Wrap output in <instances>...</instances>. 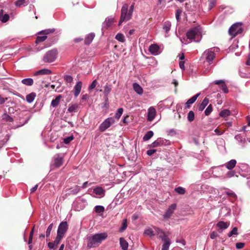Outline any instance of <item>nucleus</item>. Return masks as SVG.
<instances>
[{
  "label": "nucleus",
  "instance_id": "obj_28",
  "mask_svg": "<svg viewBox=\"0 0 250 250\" xmlns=\"http://www.w3.org/2000/svg\"><path fill=\"white\" fill-rule=\"evenodd\" d=\"M36 94L34 92H32L28 94L26 97V100L28 103H31L34 100Z\"/></svg>",
  "mask_w": 250,
  "mask_h": 250
},
{
  "label": "nucleus",
  "instance_id": "obj_26",
  "mask_svg": "<svg viewBox=\"0 0 250 250\" xmlns=\"http://www.w3.org/2000/svg\"><path fill=\"white\" fill-rule=\"evenodd\" d=\"M201 188L202 190H204L207 192L213 193L215 192L216 189L215 188L210 187L207 185H203L201 186Z\"/></svg>",
  "mask_w": 250,
  "mask_h": 250
},
{
  "label": "nucleus",
  "instance_id": "obj_2",
  "mask_svg": "<svg viewBox=\"0 0 250 250\" xmlns=\"http://www.w3.org/2000/svg\"><path fill=\"white\" fill-rule=\"evenodd\" d=\"M187 39L190 42H199L202 38V35L200 30L197 28H194L187 33Z\"/></svg>",
  "mask_w": 250,
  "mask_h": 250
},
{
  "label": "nucleus",
  "instance_id": "obj_60",
  "mask_svg": "<svg viewBox=\"0 0 250 250\" xmlns=\"http://www.w3.org/2000/svg\"><path fill=\"white\" fill-rule=\"evenodd\" d=\"M245 244L242 242L237 243L236 244V248L237 249H242L244 247Z\"/></svg>",
  "mask_w": 250,
  "mask_h": 250
},
{
  "label": "nucleus",
  "instance_id": "obj_54",
  "mask_svg": "<svg viewBox=\"0 0 250 250\" xmlns=\"http://www.w3.org/2000/svg\"><path fill=\"white\" fill-rule=\"evenodd\" d=\"M97 80H94L92 83L90 84V85L88 87V90H91L93 89H94L97 84Z\"/></svg>",
  "mask_w": 250,
  "mask_h": 250
},
{
  "label": "nucleus",
  "instance_id": "obj_16",
  "mask_svg": "<svg viewBox=\"0 0 250 250\" xmlns=\"http://www.w3.org/2000/svg\"><path fill=\"white\" fill-rule=\"evenodd\" d=\"M82 87V83L81 81L78 82L74 87V95L75 97H77L80 94Z\"/></svg>",
  "mask_w": 250,
  "mask_h": 250
},
{
  "label": "nucleus",
  "instance_id": "obj_36",
  "mask_svg": "<svg viewBox=\"0 0 250 250\" xmlns=\"http://www.w3.org/2000/svg\"><path fill=\"white\" fill-rule=\"evenodd\" d=\"M153 132L151 130L147 131L146 134L143 137V140L145 141H146L149 140L153 136Z\"/></svg>",
  "mask_w": 250,
  "mask_h": 250
},
{
  "label": "nucleus",
  "instance_id": "obj_44",
  "mask_svg": "<svg viewBox=\"0 0 250 250\" xmlns=\"http://www.w3.org/2000/svg\"><path fill=\"white\" fill-rule=\"evenodd\" d=\"M174 190L177 193L180 195H183L186 192L185 189L181 187H177Z\"/></svg>",
  "mask_w": 250,
  "mask_h": 250
},
{
  "label": "nucleus",
  "instance_id": "obj_48",
  "mask_svg": "<svg viewBox=\"0 0 250 250\" xmlns=\"http://www.w3.org/2000/svg\"><path fill=\"white\" fill-rule=\"evenodd\" d=\"M62 238L63 237L57 234V236L53 242V244L56 247L59 244Z\"/></svg>",
  "mask_w": 250,
  "mask_h": 250
},
{
  "label": "nucleus",
  "instance_id": "obj_41",
  "mask_svg": "<svg viewBox=\"0 0 250 250\" xmlns=\"http://www.w3.org/2000/svg\"><path fill=\"white\" fill-rule=\"evenodd\" d=\"M235 139L240 144H243L245 143L246 140L245 138H244L241 135L238 134L235 136Z\"/></svg>",
  "mask_w": 250,
  "mask_h": 250
},
{
  "label": "nucleus",
  "instance_id": "obj_20",
  "mask_svg": "<svg viewBox=\"0 0 250 250\" xmlns=\"http://www.w3.org/2000/svg\"><path fill=\"white\" fill-rule=\"evenodd\" d=\"M200 96V93H198L194 95L193 97L189 99L186 102V108H189L190 106V105L193 104L198 97Z\"/></svg>",
  "mask_w": 250,
  "mask_h": 250
},
{
  "label": "nucleus",
  "instance_id": "obj_43",
  "mask_svg": "<svg viewBox=\"0 0 250 250\" xmlns=\"http://www.w3.org/2000/svg\"><path fill=\"white\" fill-rule=\"evenodd\" d=\"M115 39L118 41L124 42H125V36L121 33H118L115 37Z\"/></svg>",
  "mask_w": 250,
  "mask_h": 250
},
{
  "label": "nucleus",
  "instance_id": "obj_1",
  "mask_svg": "<svg viewBox=\"0 0 250 250\" xmlns=\"http://www.w3.org/2000/svg\"><path fill=\"white\" fill-rule=\"evenodd\" d=\"M107 233L106 232L98 233L90 235L87 238V247L92 248L99 246L107 238Z\"/></svg>",
  "mask_w": 250,
  "mask_h": 250
},
{
  "label": "nucleus",
  "instance_id": "obj_45",
  "mask_svg": "<svg viewBox=\"0 0 250 250\" xmlns=\"http://www.w3.org/2000/svg\"><path fill=\"white\" fill-rule=\"evenodd\" d=\"M94 209L96 212L100 213L104 211V208L102 206H95Z\"/></svg>",
  "mask_w": 250,
  "mask_h": 250
},
{
  "label": "nucleus",
  "instance_id": "obj_24",
  "mask_svg": "<svg viewBox=\"0 0 250 250\" xmlns=\"http://www.w3.org/2000/svg\"><path fill=\"white\" fill-rule=\"evenodd\" d=\"M154 228L155 227H153V229L152 228H148L146 229L144 231L145 234L150 237H152L154 236L155 233L158 234L156 232Z\"/></svg>",
  "mask_w": 250,
  "mask_h": 250
},
{
  "label": "nucleus",
  "instance_id": "obj_4",
  "mask_svg": "<svg viewBox=\"0 0 250 250\" xmlns=\"http://www.w3.org/2000/svg\"><path fill=\"white\" fill-rule=\"evenodd\" d=\"M128 11V5L126 3L124 4L122 7L119 25H121L123 22L127 21L131 19L132 14Z\"/></svg>",
  "mask_w": 250,
  "mask_h": 250
},
{
  "label": "nucleus",
  "instance_id": "obj_9",
  "mask_svg": "<svg viewBox=\"0 0 250 250\" xmlns=\"http://www.w3.org/2000/svg\"><path fill=\"white\" fill-rule=\"evenodd\" d=\"M115 123V119L113 117L106 118L99 126V129L101 132H104L108 128Z\"/></svg>",
  "mask_w": 250,
  "mask_h": 250
},
{
  "label": "nucleus",
  "instance_id": "obj_15",
  "mask_svg": "<svg viewBox=\"0 0 250 250\" xmlns=\"http://www.w3.org/2000/svg\"><path fill=\"white\" fill-rule=\"evenodd\" d=\"M54 165L57 167H61L63 163V157L59 154H57L54 156Z\"/></svg>",
  "mask_w": 250,
  "mask_h": 250
},
{
  "label": "nucleus",
  "instance_id": "obj_5",
  "mask_svg": "<svg viewBox=\"0 0 250 250\" xmlns=\"http://www.w3.org/2000/svg\"><path fill=\"white\" fill-rule=\"evenodd\" d=\"M219 49L217 47H212L205 50L203 53V56H205L206 61L209 64H211L213 61L216 52H218Z\"/></svg>",
  "mask_w": 250,
  "mask_h": 250
},
{
  "label": "nucleus",
  "instance_id": "obj_49",
  "mask_svg": "<svg viewBox=\"0 0 250 250\" xmlns=\"http://www.w3.org/2000/svg\"><path fill=\"white\" fill-rule=\"evenodd\" d=\"M237 234H238L237 228L236 227H234L233 228V229L231 230V231H230L228 233V235L229 237H230L233 235H237Z\"/></svg>",
  "mask_w": 250,
  "mask_h": 250
},
{
  "label": "nucleus",
  "instance_id": "obj_12",
  "mask_svg": "<svg viewBox=\"0 0 250 250\" xmlns=\"http://www.w3.org/2000/svg\"><path fill=\"white\" fill-rule=\"evenodd\" d=\"M176 205L175 204H172L170 206H169L164 215V218L165 219L169 218L173 213L174 210L176 209Z\"/></svg>",
  "mask_w": 250,
  "mask_h": 250
},
{
  "label": "nucleus",
  "instance_id": "obj_17",
  "mask_svg": "<svg viewBox=\"0 0 250 250\" xmlns=\"http://www.w3.org/2000/svg\"><path fill=\"white\" fill-rule=\"evenodd\" d=\"M148 50L151 54L156 55L159 53L160 47L158 45L153 44L149 46Z\"/></svg>",
  "mask_w": 250,
  "mask_h": 250
},
{
  "label": "nucleus",
  "instance_id": "obj_13",
  "mask_svg": "<svg viewBox=\"0 0 250 250\" xmlns=\"http://www.w3.org/2000/svg\"><path fill=\"white\" fill-rule=\"evenodd\" d=\"M114 22V19L111 17H107L103 23L102 28L107 29Z\"/></svg>",
  "mask_w": 250,
  "mask_h": 250
},
{
  "label": "nucleus",
  "instance_id": "obj_35",
  "mask_svg": "<svg viewBox=\"0 0 250 250\" xmlns=\"http://www.w3.org/2000/svg\"><path fill=\"white\" fill-rule=\"evenodd\" d=\"M111 85L106 84L104 87V94L105 97H107L111 90Z\"/></svg>",
  "mask_w": 250,
  "mask_h": 250
},
{
  "label": "nucleus",
  "instance_id": "obj_46",
  "mask_svg": "<svg viewBox=\"0 0 250 250\" xmlns=\"http://www.w3.org/2000/svg\"><path fill=\"white\" fill-rule=\"evenodd\" d=\"M188 120L189 122H192L194 119V113L193 111H190L188 114L187 117Z\"/></svg>",
  "mask_w": 250,
  "mask_h": 250
},
{
  "label": "nucleus",
  "instance_id": "obj_42",
  "mask_svg": "<svg viewBox=\"0 0 250 250\" xmlns=\"http://www.w3.org/2000/svg\"><path fill=\"white\" fill-rule=\"evenodd\" d=\"M2 119L4 121L8 122H12L13 121V119L7 113H4L2 116Z\"/></svg>",
  "mask_w": 250,
  "mask_h": 250
},
{
  "label": "nucleus",
  "instance_id": "obj_21",
  "mask_svg": "<svg viewBox=\"0 0 250 250\" xmlns=\"http://www.w3.org/2000/svg\"><path fill=\"white\" fill-rule=\"evenodd\" d=\"M93 193L100 197H103L104 195V190L101 187H97L93 189Z\"/></svg>",
  "mask_w": 250,
  "mask_h": 250
},
{
  "label": "nucleus",
  "instance_id": "obj_22",
  "mask_svg": "<svg viewBox=\"0 0 250 250\" xmlns=\"http://www.w3.org/2000/svg\"><path fill=\"white\" fill-rule=\"evenodd\" d=\"M236 175V172L234 170H229V171H228L226 174L224 176H216L214 175L216 177H222V179H225L227 178H230L234 177Z\"/></svg>",
  "mask_w": 250,
  "mask_h": 250
},
{
  "label": "nucleus",
  "instance_id": "obj_40",
  "mask_svg": "<svg viewBox=\"0 0 250 250\" xmlns=\"http://www.w3.org/2000/svg\"><path fill=\"white\" fill-rule=\"evenodd\" d=\"M230 114V111L229 109H225L222 110L220 112L219 115L221 117H226L229 116Z\"/></svg>",
  "mask_w": 250,
  "mask_h": 250
},
{
  "label": "nucleus",
  "instance_id": "obj_51",
  "mask_svg": "<svg viewBox=\"0 0 250 250\" xmlns=\"http://www.w3.org/2000/svg\"><path fill=\"white\" fill-rule=\"evenodd\" d=\"M212 111V107L211 104H209L205 111V114L206 116L209 115Z\"/></svg>",
  "mask_w": 250,
  "mask_h": 250
},
{
  "label": "nucleus",
  "instance_id": "obj_3",
  "mask_svg": "<svg viewBox=\"0 0 250 250\" xmlns=\"http://www.w3.org/2000/svg\"><path fill=\"white\" fill-rule=\"evenodd\" d=\"M154 229L158 235H159V238L164 242L162 250H169V248L171 244L169 239L161 229L158 228H154Z\"/></svg>",
  "mask_w": 250,
  "mask_h": 250
},
{
  "label": "nucleus",
  "instance_id": "obj_57",
  "mask_svg": "<svg viewBox=\"0 0 250 250\" xmlns=\"http://www.w3.org/2000/svg\"><path fill=\"white\" fill-rule=\"evenodd\" d=\"M73 136H69L68 137L65 138L63 139V142L65 144H69L71 141L73 140Z\"/></svg>",
  "mask_w": 250,
  "mask_h": 250
},
{
  "label": "nucleus",
  "instance_id": "obj_25",
  "mask_svg": "<svg viewBox=\"0 0 250 250\" xmlns=\"http://www.w3.org/2000/svg\"><path fill=\"white\" fill-rule=\"evenodd\" d=\"M120 244L123 250H127L128 244L127 242L123 238H120Z\"/></svg>",
  "mask_w": 250,
  "mask_h": 250
},
{
  "label": "nucleus",
  "instance_id": "obj_56",
  "mask_svg": "<svg viewBox=\"0 0 250 250\" xmlns=\"http://www.w3.org/2000/svg\"><path fill=\"white\" fill-rule=\"evenodd\" d=\"M53 226V223L49 225V226L48 227L46 231V235L47 237L49 236L51 231L52 230V228Z\"/></svg>",
  "mask_w": 250,
  "mask_h": 250
},
{
  "label": "nucleus",
  "instance_id": "obj_10",
  "mask_svg": "<svg viewBox=\"0 0 250 250\" xmlns=\"http://www.w3.org/2000/svg\"><path fill=\"white\" fill-rule=\"evenodd\" d=\"M86 200L83 198H78L75 201L73 205V208L76 211H80L83 210L86 206Z\"/></svg>",
  "mask_w": 250,
  "mask_h": 250
},
{
  "label": "nucleus",
  "instance_id": "obj_7",
  "mask_svg": "<svg viewBox=\"0 0 250 250\" xmlns=\"http://www.w3.org/2000/svg\"><path fill=\"white\" fill-rule=\"evenodd\" d=\"M57 49H52L48 51L44 56L42 60L45 62H52L55 61L57 55Z\"/></svg>",
  "mask_w": 250,
  "mask_h": 250
},
{
  "label": "nucleus",
  "instance_id": "obj_27",
  "mask_svg": "<svg viewBox=\"0 0 250 250\" xmlns=\"http://www.w3.org/2000/svg\"><path fill=\"white\" fill-rule=\"evenodd\" d=\"M21 82L22 84L27 86H31L34 83L33 80L30 78L23 79Z\"/></svg>",
  "mask_w": 250,
  "mask_h": 250
},
{
  "label": "nucleus",
  "instance_id": "obj_11",
  "mask_svg": "<svg viewBox=\"0 0 250 250\" xmlns=\"http://www.w3.org/2000/svg\"><path fill=\"white\" fill-rule=\"evenodd\" d=\"M68 229V226L66 221L62 222L58 226L57 234L62 237L64 236Z\"/></svg>",
  "mask_w": 250,
  "mask_h": 250
},
{
  "label": "nucleus",
  "instance_id": "obj_58",
  "mask_svg": "<svg viewBox=\"0 0 250 250\" xmlns=\"http://www.w3.org/2000/svg\"><path fill=\"white\" fill-rule=\"evenodd\" d=\"M160 146L159 142L158 141V139H157L156 141L153 142L150 145V146L151 147H156Z\"/></svg>",
  "mask_w": 250,
  "mask_h": 250
},
{
  "label": "nucleus",
  "instance_id": "obj_32",
  "mask_svg": "<svg viewBox=\"0 0 250 250\" xmlns=\"http://www.w3.org/2000/svg\"><path fill=\"white\" fill-rule=\"evenodd\" d=\"M160 146H168L170 144V142L167 139L164 138H158Z\"/></svg>",
  "mask_w": 250,
  "mask_h": 250
},
{
  "label": "nucleus",
  "instance_id": "obj_19",
  "mask_svg": "<svg viewBox=\"0 0 250 250\" xmlns=\"http://www.w3.org/2000/svg\"><path fill=\"white\" fill-rule=\"evenodd\" d=\"M237 163L235 159H231L225 164L226 167L229 170H232L236 166Z\"/></svg>",
  "mask_w": 250,
  "mask_h": 250
},
{
  "label": "nucleus",
  "instance_id": "obj_59",
  "mask_svg": "<svg viewBox=\"0 0 250 250\" xmlns=\"http://www.w3.org/2000/svg\"><path fill=\"white\" fill-rule=\"evenodd\" d=\"M216 2V0H210L208 7L209 10H210L213 8V7L215 5Z\"/></svg>",
  "mask_w": 250,
  "mask_h": 250
},
{
  "label": "nucleus",
  "instance_id": "obj_38",
  "mask_svg": "<svg viewBox=\"0 0 250 250\" xmlns=\"http://www.w3.org/2000/svg\"><path fill=\"white\" fill-rule=\"evenodd\" d=\"M171 23L170 22L167 21H166L163 25V29L165 30V32L166 33H168V32L169 31L171 27Z\"/></svg>",
  "mask_w": 250,
  "mask_h": 250
},
{
  "label": "nucleus",
  "instance_id": "obj_62",
  "mask_svg": "<svg viewBox=\"0 0 250 250\" xmlns=\"http://www.w3.org/2000/svg\"><path fill=\"white\" fill-rule=\"evenodd\" d=\"M156 152V149H149V150H148L146 152V154L148 155V156H152L154 153H155Z\"/></svg>",
  "mask_w": 250,
  "mask_h": 250
},
{
  "label": "nucleus",
  "instance_id": "obj_63",
  "mask_svg": "<svg viewBox=\"0 0 250 250\" xmlns=\"http://www.w3.org/2000/svg\"><path fill=\"white\" fill-rule=\"evenodd\" d=\"M238 167L242 169H245V168H247L248 167V165L246 164H244V163H239L238 165Z\"/></svg>",
  "mask_w": 250,
  "mask_h": 250
},
{
  "label": "nucleus",
  "instance_id": "obj_50",
  "mask_svg": "<svg viewBox=\"0 0 250 250\" xmlns=\"http://www.w3.org/2000/svg\"><path fill=\"white\" fill-rule=\"evenodd\" d=\"M77 108L78 105L77 104H72L68 107L67 110L69 112H76Z\"/></svg>",
  "mask_w": 250,
  "mask_h": 250
},
{
  "label": "nucleus",
  "instance_id": "obj_8",
  "mask_svg": "<svg viewBox=\"0 0 250 250\" xmlns=\"http://www.w3.org/2000/svg\"><path fill=\"white\" fill-rule=\"evenodd\" d=\"M55 30V29L53 28L47 29L39 32L38 34L40 35L41 36H38L37 37L36 43H38L44 41L47 39V35L51 33H53Z\"/></svg>",
  "mask_w": 250,
  "mask_h": 250
},
{
  "label": "nucleus",
  "instance_id": "obj_64",
  "mask_svg": "<svg viewBox=\"0 0 250 250\" xmlns=\"http://www.w3.org/2000/svg\"><path fill=\"white\" fill-rule=\"evenodd\" d=\"M202 177L205 179H208L210 177V174L208 172H205L203 173Z\"/></svg>",
  "mask_w": 250,
  "mask_h": 250
},
{
  "label": "nucleus",
  "instance_id": "obj_55",
  "mask_svg": "<svg viewBox=\"0 0 250 250\" xmlns=\"http://www.w3.org/2000/svg\"><path fill=\"white\" fill-rule=\"evenodd\" d=\"M225 193L226 195H227L228 196L232 197L234 198L236 197V195L235 193L231 190H228V191L225 192Z\"/></svg>",
  "mask_w": 250,
  "mask_h": 250
},
{
  "label": "nucleus",
  "instance_id": "obj_31",
  "mask_svg": "<svg viewBox=\"0 0 250 250\" xmlns=\"http://www.w3.org/2000/svg\"><path fill=\"white\" fill-rule=\"evenodd\" d=\"M133 88L135 91L139 95H142L143 93L142 88L137 83L133 84Z\"/></svg>",
  "mask_w": 250,
  "mask_h": 250
},
{
  "label": "nucleus",
  "instance_id": "obj_29",
  "mask_svg": "<svg viewBox=\"0 0 250 250\" xmlns=\"http://www.w3.org/2000/svg\"><path fill=\"white\" fill-rule=\"evenodd\" d=\"M3 10H2L0 13V21L2 22H7L9 19V15L7 14H3Z\"/></svg>",
  "mask_w": 250,
  "mask_h": 250
},
{
  "label": "nucleus",
  "instance_id": "obj_14",
  "mask_svg": "<svg viewBox=\"0 0 250 250\" xmlns=\"http://www.w3.org/2000/svg\"><path fill=\"white\" fill-rule=\"evenodd\" d=\"M156 114V109L153 107H150L148 109L147 120L152 121L155 117Z\"/></svg>",
  "mask_w": 250,
  "mask_h": 250
},
{
  "label": "nucleus",
  "instance_id": "obj_18",
  "mask_svg": "<svg viewBox=\"0 0 250 250\" xmlns=\"http://www.w3.org/2000/svg\"><path fill=\"white\" fill-rule=\"evenodd\" d=\"M51 74H52V71L50 70L44 68L36 71L34 74V76L49 75Z\"/></svg>",
  "mask_w": 250,
  "mask_h": 250
},
{
  "label": "nucleus",
  "instance_id": "obj_30",
  "mask_svg": "<svg viewBox=\"0 0 250 250\" xmlns=\"http://www.w3.org/2000/svg\"><path fill=\"white\" fill-rule=\"evenodd\" d=\"M208 100L207 98H205L201 103V104L199 106V110L203 111L206 106L208 105Z\"/></svg>",
  "mask_w": 250,
  "mask_h": 250
},
{
  "label": "nucleus",
  "instance_id": "obj_47",
  "mask_svg": "<svg viewBox=\"0 0 250 250\" xmlns=\"http://www.w3.org/2000/svg\"><path fill=\"white\" fill-rule=\"evenodd\" d=\"M123 112V109L122 108H118L116 113H115V117L118 120L119 119L121 115H122Z\"/></svg>",
  "mask_w": 250,
  "mask_h": 250
},
{
  "label": "nucleus",
  "instance_id": "obj_6",
  "mask_svg": "<svg viewBox=\"0 0 250 250\" xmlns=\"http://www.w3.org/2000/svg\"><path fill=\"white\" fill-rule=\"evenodd\" d=\"M243 30L242 24L241 23H235L229 28V32L230 36L234 37L237 35L241 34Z\"/></svg>",
  "mask_w": 250,
  "mask_h": 250
},
{
  "label": "nucleus",
  "instance_id": "obj_23",
  "mask_svg": "<svg viewBox=\"0 0 250 250\" xmlns=\"http://www.w3.org/2000/svg\"><path fill=\"white\" fill-rule=\"evenodd\" d=\"M95 37V34L91 33L87 35L85 38L84 43L85 44H89L93 41Z\"/></svg>",
  "mask_w": 250,
  "mask_h": 250
},
{
  "label": "nucleus",
  "instance_id": "obj_52",
  "mask_svg": "<svg viewBox=\"0 0 250 250\" xmlns=\"http://www.w3.org/2000/svg\"><path fill=\"white\" fill-rule=\"evenodd\" d=\"M127 219H124L123 220V222H122V227L120 229V231H123L124 230H125L126 227H127Z\"/></svg>",
  "mask_w": 250,
  "mask_h": 250
},
{
  "label": "nucleus",
  "instance_id": "obj_39",
  "mask_svg": "<svg viewBox=\"0 0 250 250\" xmlns=\"http://www.w3.org/2000/svg\"><path fill=\"white\" fill-rule=\"evenodd\" d=\"M217 226L221 229H227L229 227V225L224 222L223 221H220L217 224Z\"/></svg>",
  "mask_w": 250,
  "mask_h": 250
},
{
  "label": "nucleus",
  "instance_id": "obj_37",
  "mask_svg": "<svg viewBox=\"0 0 250 250\" xmlns=\"http://www.w3.org/2000/svg\"><path fill=\"white\" fill-rule=\"evenodd\" d=\"M61 96L60 95L55 98V99H53L51 103V105L53 107H56L59 104L60 101Z\"/></svg>",
  "mask_w": 250,
  "mask_h": 250
},
{
  "label": "nucleus",
  "instance_id": "obj_34",
  "mask_svg": "<svg viewBox=\"0 0 250 250\" xmlns=\"http://www.w3.org/2000/svg\"><path fill=\"white\" fill-rule=\"evenodd\" d=\"M28 0H17L15 4L17 7H21V6H25L28 4Z\"/></svg>",
  "mask_w": 250,
  "mask_h": 250
},
{
  "label": "nucleus",
  "instance_id": "obj_61",
  "mask_svg": "<svg viewBox=\"0 0 250 250\" xmlns=\"http://www.w3.org/2000/svg\"><path fill=\"white\" fill-rule=\"evenodd\" d=\"M221 88L225 93H228L229 91L228 89V87L225 83H224L221 86Z\"/></svg>",
  "mask_w": 250,
  "mask_h": 250
},
{
  "label": "nucleus",
  "instance_id": "obj_33",
  "mask_svg": "<svg viewBox=\"0 0 250 250\" xmlns=\"http://www.w3.org/2000/svg\"><path fill=\"white\" fill-rule=\"evenodd\" d=\"M80 189L81 188L76 185L74 187L69 188V193L71 194H76L80 191Z\"/></svg>",
  "mask_w": 250,
  "mask_h": 250
},
{
  "label": "nucleus",
  "instance_id": "obj_53",
  "mask_svg": "<svg viewBox=\"0 0 250 250\" xmlns=\"http://www.w3.org/2000/svg\"><path fill=\"white\" fill-rule=\"evenodd\" d=\"M64 79L66 81V82H67L68 83H72L73 80L72 77L71 76H70V75H65L64 77Z\"/></svg>",
  "mask_w": 250,
  "mask_h": 250
}]
</instances>
